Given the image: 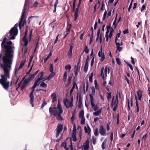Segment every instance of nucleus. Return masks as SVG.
<instances>
[{"instance_id": "1", "label": "nucleus", "mask_w": 150, "mask_h": 150, "mask_svg": "<svg viewBox=\"0 0 150 150\" xmlns=\"http://www.w3.org/2000/svg\"><path fill=\"white\" fill-rule=\"evenodd\" d=\"M6 44L4 47V48L6 49V52L3 58V64L1 65V68L3 69L4 74L1 75L0 83L4 89L7 90L8 88L10 83L7 80L10 78V71L13 57L14 47L11 46L12 42L11 41L7 42Z\"/></svg>"}, {"instance_id": "2", "label": "nucleus", "mask_w": 150, "mask_h": 150, "mask_svg": "<svg viewBox=\"0 0 150 150\" xmlns=\"http://www.w3.org/2000/svg\"><path fill=\"white\" fill-rule=\"evenodd\" d=\"M50 113L56 116V119L58 120H62L63 118L61 115L63 112L62 105L59 100H58L57 107H50L49 109Z\"/></svg>"}, {"instance_id": "3", "label": "nucleus", "mask_w": 150, "mask_h": 150, "mask_svg": "<svg viewBox=\"0 0 150 150\" xmlns=\"http://www.w3.org/2000/svg\"><path fill=\"white\" fill-rule=\"evenodd\" d=\"M41 80H40V79L38 78L36 80L33 86L32 87V90L30 94V103L32 107H33L34 106V104L33 103L34 101V96L33 95V93L36 86L39 85L40 84V81Z\"/></svg>"}, {"instance_id": "4", "label": "nucleus", "mask_w": 150, "mask_h": 150, "mask_svg": "<svg viewBox=\"0 0 150 150\" xmlns=\"http://www.w3.org/2000/svg\"><path fill=\"white\" fill-rule=\"evenodd\" d=\"M18 33V29L15 25L10 30L9 33L7 34V36L10 39H13L17 35Z\"/></svg>"}, {"instance_id": "5", "label": "nucleus", "mask_w": 150, "mask_h": 150, "mask_svg": "<svg viewBox=\"0 0 150 150\" xmlns=\"http://www.w3.org/2000/svg\"><path fill=\"white\" fill-rule=\"evenodd\" d=\"M107 30L105 33L106 41L108 42L110 40L114 31L113 28H110L109 26L107 27Z\"/></svg>"}, {"instance_id": "6", "label": "nucleus", "mask_w": 150, "mask_h": 150, "mask_svg": "<svg viewBox=\"0 0 150 150\" xmlns=\"http://www.w3.org/2000/svg\"><path fill=\"white\" fill-rule=\"evenodd\" d=\"M70 97L69 99H65L63 100L64 105L67 108H69V107H71L73 105V96H70Z\"/></svg>"}, {"instance_id": "7", "label": "nucleus", "mask_w": 150, "mask_h": 150, "mask_svg": "<svg viewBox=\"0 0 150 150\" xmlns=\"http://www.w3.org/2000/svg\"><path fill=\"white\" fill-rule=\"evenodd\" d=\"M92 90L91 93L90 94L89 96L90 98L91 101L95 100L94 96L95 94V89L94 86H92L91 87Z\"/></svg>"}, {"instance_id": "8", "label": "nucleus", "mask_w": 150, "mask_h": 150, "mask_svg": "<svg viewBox=\"0 0 150 150\" xmlns=\"http://www.w3.org/2000/svg\"><path fill=\"white\" fill-rule=\"evenodd\" d=\"M95 100L91 101V107L94 111H96L98 110L100 108H99L98 105L95 104Z\"/></svg>"}, {"instance_id": "9", "label": "nucleus", "mask_w": 150, "mask_h": 150, "mask_svg": "<svg viewBox=\"0 0 150 150\" xmlns=\"http://www.w3.org/2000/svg\"><path fill=\"white\" fill-rule=\"evenodd\" d=\"M106 133V130L105 129H104L103 126H100L99 128V133L102 136L105 135Z\"/></svg>"}, {"instance_id": "10", "label": "nucleus", "mask_w": 150, "mask_h": 150, "mask_svg": "<svg viewBox=\"0 0 150 150\" xmlns=\"http://www.w3.org/2000/svg\"><path fill=\"white\" fill-rule=\"evenodd\" d=\"M98 55L101 58V61L102 62L104 60L105 58L104 54L102 52L101 48L98 52Z\"/></svg>"}, {"instance_id": "11", "label": "nucleus", "mask_w": 150, "mask_h": 150, "mask_svg": "<svg viewBox=\"0 0 150 150\" xmlns=\"http://www.w3.org/2000/svg\"><path fill=\"white\" fill-rule=\"evenodd\" d=\"M25 6L24 7V9L23 10V14L22 15L21 21L19 23V27L20 28H21V27L22 22L23 21L24 18H25Z\"/></svg>"}, {"instance_id": "12", "label": "nucleus", "mask_w": 150, "mask_h": 150, "mask_svg": "<svg viewBox=\"0 0 150 150\" xmlns=\"http://www.w3.org/2000/svg\"><path fill=\"white\" fill-rule=\"evenodd\" d=\"M25 60H23L21 61L20 63V66L18 68H16L15 69V71L16 72L18 71L19 70L21 69L24 66V64L25 63Z\"/></svg>"}, {"instance_id": "13", "label": "nucleus", "mask_w": 150, "mask_h": 150, "mask_svg": "<svg viewBox=\"0 0 150 150\" xmlns=\"http://www.w3.org/2000/svg\"><path fill=\"white\" fill-rule=\"evenodd\" d=\"M84 129L86 133L87 134L89 135L91 132V129L88 125H87V126L84 127Z\"/></svg>"}, {"instance_id": "14", "label": "nucleus", "mask_w": 150, "mask_h": 150, "mask_svg": "<svg viewBox=\"0 0 150 150\" xmlns=\"http://www.w3.org/2000/svg\"><path fill=\"white\" fill-rule=\"evenodd\" d=\"M89 141L88 140H87L83 145V149L84 150H88L89 147Z\"/></svg>"}, {"instance_id": "15", "label": "nucleus", "mask_w": 150, "mask_h": 150, "mask_svg": "<svg viewBox=\"0 0 150 150\" xmlns=\"http://www.w3.org/2000/svg\"><path fill=\"white\" fill-rule=\"evenodd\" d=\"M55 74L54 72H51V74L49 75V76L47 78H45L43 80V81H45L46 80L49 81L55 75Z\"/></svg>"}, {"instance_id": "16", "label": "nucleus", "mask_w": 150, "mask_h": 150, "mask_svg": "<svg viewBox=\"0 0 150 150\" xmlns=\"http://www.w3.org/2000/svg\"><path fill=\"white\" fill-rule=\"evenodd\" d=\"M102 108H100L98 110L95 111V112H93V114L95 116H98L100 115L101 113Z\"/></svg>"}, {"instance_id": "17", "label": "nucleus", "mask_w": 150, "mask_h": 150, "mask_svg": "<svg viewBox=\"0 0 150 150\" xmlns=\"http://www.w3.org/2000/svg\"><path fill=\"white\" fill-rule=\"evenodd\" d=\"M63 127L61 125H59L57 128V133L56 134V136L57 137L59 135V133L62 130Z\"/></svg>"}, {"instance_id": "18", "label": "nucleus", "mask_w": 150, "mask_h": 150, "mask_svg": "<svg viewBox=\"0 0 150 150\" xmlns=\"http://www.w3.org/2000/svg\"><path fill=\"white\" fill-rule=\"evenodd\" d=\"M73 47V45H71L70 46V48L69 50L68 53V56L70 58L71 57L72 55V50Z\"/></svg>"}, {"instance_id": "19", "label": "nucleus", "mask_w": 150, "mask_h": 150, "mask_svg": "<svg viewBox=\"0 0 150 150\" xmlns=\"http://www.w3.org/2000/svg\"><path fill=\"white\" fill-rule=\"evenodd\" d=\"M118 100H115V99L114 97H113L112 99V101L111 105L112 106H116V107L117 106L118 104Z\"/></svg>"}, {"instance_id": "20", "label": "nucleus", "mask_w": 150, "mask_h": 150, "mask_svg": "<svg viewBox=\"0 0 150 150\" xmlns=\"http://www.w3.org/2000/svg\"><path fill=\"white\" fill-rule=\"evenodd\" d=\"M135 100H136V110L135 112L137 113V114L138 112L139 111V104L137 102V97L136 95H135Z\"/></svg>"}, {"instance_id": "21", "label": "nucleus", "mask_w": 150, "mask_h": 150, "mask_svg": "<svg viewBox=\"0 0 150 150\" xmlns=\"http://www.w3.org/2000/svg\"><path fill=\"white\" fill-rule=\"evenodd\" d=\"M105 72V75H103V79L104 80L105 79V77H106L107 75V73L109 74L110 72L109 69L108 68L106 67L105 68L104 71Z\"/></svg>"}, {"instance_id": "22", "label": "nucleus", "mask_w": 150, "mask_h": 150, "mask_svg": "<svg viewBox=\"0 0 150 150\" xmlns=\"http://www.w3.org/2000/svg\"><path fill=\"white\" fill-rule=\"evenodd\" d=\"M75 87H76L77 88H78L76 83H74L70 92V96H72V93L73 92L74 90L75 89Z\"/></svg>"}, {"instance_id": "23", "label": "nucleus", "mask_w": 150, "mask_h": 150, "mask_svg": "<svg viewBox=\"0 0 150 150\" xmlns=\"http://www.w3.org/2000/svg\"><path fill=\"white\" fill-rule=\"evenodd\" d=\"M117 50L119 52L122 49V47H120L121 45L119 42H115Z\"/></svg>"}, {"instance_id": "24", "label": "nucleus", "mask_w": 150, "mask_h": 150, "mask_svg": "<svg viewBox=\"0 0 150 150\" xmlns=\"http://www.w3.org/2000/svg\"><path fill=\"white\" fill-rule=\"evenodd\" d=\"M137 93L138 96L139 100H141L142 97V91L140 90H139L137 91Z\"/></svg>"}, {"instance_id": "25", "label": "nucleus", "mask_w": 150, "mask_h": 150, "mask_svg": "<svg viewBox=\"0 0 150 150\" xmlns=\"http://www.w3.org/2000/svg\"><path fill=\"white\" fill-rule=\"evenodd\" d=\"M94 85L95 86V89H96L97 90L99 91L100 89V88L96 80H94Z\"/></svg>"}, {"instance_id": "26", "label": "nucleus", "mask_w": 150, "mask_h": 150, "mask_svg": "<svg viewBox=\"0 0 150 150\" xmlns=\"http://www.w3.org/2000/svg\"><path fill=\"white\" fill-rule=\"evenodd\" d=\"M89 61L88 59V58L86 60V62L85 65L84 67V71L85 72H86L88 69V62Z\"/></svg>"}, {"instance_id": "27", "label": "nucleus", "mask_w": 150, "mask_h": 150, "mask_svg": "<svg viewBox=\"0 0 150 150\" xmlns=\"http://www.w3.org/2000/svg\"><path fill=\"white\" fill-rule=\"evenodd\" d=\"M27 36V34L26 33L25 34V35H24V38H23V42L24 43V45L25 46H26L27 45V44H28V41L27 40V39L26 38V37Z\"/></svg>"}, {"instance_id": "28", "label": "nucleus", "mask_w": 150, "mask_h": 150, "mask_svg": "<svg viewBox=\"0 0 150 150\" xmlns=\"http://www.w3.org/2000/svg\"><path fill=\"white\" fill-rule=\"evenodd\" d=\"M67 77V72L66 71L64 72L63 76V80L65 82H66Z\"/></svg>"}, {"instance_id": "29", "label": "nucleus", "mask_w": 150, "mask_h": 150, "mask_svg": "<svg viewBox=\"0 0 150 150\" xmlns=\"http://www.w3.org/2000/svg\"><path fill=\"white\" fill-rule=\"evenodd\" d=\"M81 98L80 96L79 98V101L77 105V107L79 108H80L81 106L82 105V101H81Z\"/></svg>"}, {"instance_id": "30", "label": "nucleus", "mask_w": 150, "mask_h": 150, "mask_svg": "<svg viewBox=\"0 0 150 150\" xmlns=\"http://www.w3.org/2000/svg\"><path fill=\"white\" fill-rule=\"evenodd\" d=\"M43 74L44 72H40L39 75L38 76L39 77L38 79H40V80H43L44 79H45V78H43Z\"/></svg>"}, {"instance_id": "31", "label": "nucleus", "mask_w": 150, "mask_h": 150, "mask_svg": "<svg viewBox=\"0 0 150 150\" xmlns=\"http://www.w3.org/2000/svg\"><path fill=\"white\" fill-rule=\"evenodd\" d=\"M72 137L73 141L74 142H76L77 140L76 133H73L72 134Z\"/></svg>"}, {"instance_id": "32", "label": "nucleus", "mask_w": 150, "mask_h": 150, "mask_svg": "<svg viewBox=\"0 0 150 150\" xmlns=\"http://www.w3.org/2000/svg\"><path fill=\"white\" fill-rule=\"evenodd\" d=\"M107 140L106 139H105L104 141L103 142L102 144V148L103 149H104L105 148V146L106 145Z\"/></svg>"}, {"instance_id": "33", "label": "nucleus", "mask_w": 150, "mask_h": 150, "mask_svg": "<svg viewBox=\"0 0 150 150\" xmlns=\"http://www.w3.org/2000/svg\"><path fill=\"white\" fill-rule=\"evenodd\" d=\"M51 97L52 100V101L54 102L56 100V96L55 93H54L52 94Z\"/></svg>"}, {"instance_id": "34", "label": "nucleus", "mask_w": 150, "mask_h": 150, "mask_svg": "<svg viewBox=\"0 0 150 150\" xmlns=\"http://www.w3.org/2000/svg\"><path fill=\"white\" fill-rule=\"evenodd\" d=\"M79 117L80 118L84 117V112L83 110H81L79 113Z\"/></svg>"}, {"instance_id": "35", "label": "nucleus", "mask_w": 150, "mask_h": 150, "mask_svg": "<svg viewBox=\"0 0 150 150\" xmlns=\"http://www.w3.org/2000/svg\"><path fill=\"white\" fill-rule=\"evenodd\" d=\"M38 4L39 2L38 1H35L32 6V7L33 8H35L37 7Z\"/></svg>"}, {"instance_id": "36", "label": "nucleus", "mask_w": 150, "mask_h": 150, "mask_svg": "<svg viewBox=\"0 0 150 150\" xmlns=\"http://www.w3.org/2000/svg\"><path fill=\"white\" fill-rule=\"evenodd\" d=\"M37 73L38 71H36L34 74L31 75L30 76L29 79L30 80H31L32 79H33L35 76L37 74Z\"/></svg>"}, {"instance_id": "37", "label": "nucleus", "mask_w": 150, "mask_h": 150, "mask_svg": "<svg viewBox=\"0 0 150 150\" xmlns=\"http://www.w3.org/2000/svg\"><path fill=\"white\" fill-rule=\"evenodd\" d=\"M71 68V66L70 64L67 65L65 66V69L66 70L68 69L69 72Z\"/></svg>"}, {"instance_id": "38", "label": "nucleus", "mask_w": 150, "mask_h": 150, "mask_svg": "<svg viewBox=\"0 0 150 150\" xmlns=\"http://www.w3.org/2000/svg\"><path fill=\"white\" fill-rule=\"evenodd\" d=\"M73 76V74H71L70 75L68 76V83H70L71 81V78Z\"/></svg>"}, {"instance_id": "39", "label": "nucleus", "mask_w": 150, "mask_h": 150, "mask_svg": "<svg viewBox=\"0 0 150 150\" xmlns=\"http://www.w3.org/2000/svg\"><path fill=\"white\" fill-rule=\"evenodd\" d=\"M120 36V33H118L116 36V37L115 38V42H119V41L118 40V38H119Z\"/></svg>"}, {"instance_id": "40", "label": "nucleus", "mask_w": 150, "mask_h": 150, "mask_svg": "<svg viewBox=\"0 0 150 150\" xmlns=\"http://www.w3.org/2000/svg\"><path fill=\"white\" fill-rule=\"evenodd\" d=\"M94 134L95 136H97L98 135V128H96L95 129L94 131Z\"/></svg>"}, {"instance_id": "41", "label": "nucleus", "mask_w": 150, "mask_h": 150, "mask_svg": "<svg viewBox=\"0 0 150 150\" xmlns=\"http://www.w3.org/2000/svg\"><path fill=\"white\" fill-rule=\"evenodd\" d=\"M81 119V123L82 125L84 124L85 123V119L84 117L80 118Z\"/></svg>"}, {"instance_id": "42", "label": "nucleus", "mask_w": 150, "mask_h": 150, "mask_svg": "<svg viewBox=\"0 0 150 150\" xmlns=\"http://www.w3.org/2000/svg\"><path fill=\"white\" fill-rule=\"evenodd\" d=\"M93 73H92L89 77V81L91 82L93 81Z\"/></svg>"}, {"instance_id": "43", "label": "nucleus", "mask_w": 150, "mask_h": 150, "mask_svg": "<svg viewBox=\"0 0 150 150\" xmlns=\"http://www.w3.org/2000/svg\"><path fill=\"white\" fill-rule=\"evenodd\" d=\"M104 70V68L102 67L101 69V74L100 75L102 77V79H103V75H105V72L103 71Z\"/></svg>"}, {"instance_id": "44", "label": "nucleus", "mask_w": 150, "mask_h": 150, "mask_svg": "<svg viewBox=\"0 0 150 150\" xmlns=\"http://www.w3.org/2000/svg\"><path fill=\"white\" fill-rule=\"evenodd\" d=\"M73 133H76V127L75 124H74L73 125Z\"/></svg>"}, {"instance_id": "45", "label": "nucleus", "mask_w": 150, "mask_h": 150, "mask_svg": "<svg viewBox=\"0 0 150 150\" xmlns=\"http://www.w3.org/2000/svg\"><path fill=\"white\" fill-rule=\"evenodd\" d=\"M40 86L43 87H46L47 85L44 82H42L40 84Z\"/></svg>"}, {"instance_id": "46", "label": "nucleus", "mask_w": 150, "mask_h": 150, "mask_svg": "<svg viewBox=\"0 0 150 150\" xmlns=\"http://www.w3.org/2000/svg\"><path fill=\"white\" fill-rule=\"evenodd\" d=\"M83 51L85 52L86 53H88V52L89 50L88 48V47L87 46L85 47Z\"/></svg>"}, {"instance_id": "47", "label": "nucleus", "mask_w": 150, "mask_h": 150, "mask_svg": "<svg viewBox=\"0 0 150 150\" xmlns=\"http://www.w3.org/2000/svg\"><path fill=\"white\" fill-rule=\"evenodd\" d=\"M7 40V38L6 37L3 40L1 43V46L2 47L3 45L6 43V41Z\"/></svg>"}, {"instance_id": "48", "label": "nucleus", "mask_w": 150, "mask_h": 150, "mask_svg": "<svg viewBox=\"0 0 150 150\" xmlns=\"http://www.w3.org/2000/svg\"><path fill=\"white\" fill-rule=\"evenodd\" d=\"M78 137L80 138V140H81V139L82 137V132L81 131V130L79 132L78 134Z\"/></svg>"}, {"instance_id": "49", "label": "nucleus", "mask_w": 150, "mask_h": 150, "mask_svg": "<svg viewBox=\"0 0 150 150\" xmlns=\"http://www.w3.org/2000/svg\"><path fill=\"white\" fill-rule=\"evenodd\" d=\"M61 146L62 147H64L65 149H68L66 147V143L65 142L62 143L61 145Z\"/></svg>"}, {"instance_id": "50", "label": "nucleus", "mask_w": 150, "mask_h": 150, "mask_svg": "<svg viewBox=\"0 0 150 150\" xmlns=\"http://www.w3.org/2000/svg\"><path fill=\"white\" fill-rule=\"evenodd\" d=\"M116 61L118 65H120L121 64V62L120 59L118 58H116Z\"/></svg>"}, {"instance_id": "51", "label": "nucleus", "mask_w": 150, "mask_h": 150, "mask_svg": "<svg viewBox=\"0 0 150 150\" xmlns=\"http://www.w3.org/2000/svg\"><path fill=\"white\" fill-rule=\"evenodd\" d=\"M116 17L115 18L113 23V25H115V27L117 25L118 23H116Z\"/></svg>"}, {"instance_id": "52", "label": "nucleus", "mask_w": 150, "mask_h": 150, "mask_svg": "<svg viewBox=\"0 0 150 150\" xmlns=\"http://www.w3.org/2000/svg\"><path fill=\"white\" fill-rule=\"evenodd\" d=\"M53 64H52L50 65V72H53Z\"/></svg>"}, {"instance_id": "53", "label": "nucleus", "mask_w": 150, "mask_h": 150, "mask_svg": "<svg viewBox=\"0 0 150 150\" xmlns=\"http://www.w3.org/2000/svg\"><path fill=\"white\" fill-rule=\"evenodd\" d=\"M107 98L108 99H110L111 98V93H108Z\"/></svg>"}, {"instance_id": "54", "label": "nucleus", "mask_w": 150, "mask_h": 150, "mask_svg": "<svg viewBox=\"0 0 150 150\" xmlns=\"http://www.w3.org/2000/svg\"><path fill=\"white\" fill-rule=\"evenodd\" d=\"M107 14V12L106 11H105L104 13V14H103V20H104L105 19V18L106 17Z\"/></svg>"}, {"instance_id": "55", "label": "nucleus", "mask_w": 150, "mask_h": 150, "mask_svg": "<svg viewBox=\"0 0 150 150\" xmlns=\"http://www.w3.org/2000/svg\"><path fill=\"white\" fill-rule=\"evenodd\" d=\"M146 8V6L144 4L142 6V8L141 9V12L142 11H144Z\"/></svg>"}, {"instance_id": "56", "label": "nucleus", "mask_w": 150, "mask_h": 150, "mask_svg": "<svg viewBox=\"0 0 150 150\" xmlns=\"http://www.w3.org/2000/svg\"><path fill=\"white\" fill-rule=\"evenodd\" d=\"M98 6L99 7L100 5V2L99 1H98V3H97V4H96L95 6L94 9L95 10L97 6H98Z\"/></svg>"}, {"instance_id": "57", "label": "nucleus", "mask_w": 150, "mask_h": 150, "mask_svg": "<svg viewBox=\"0 0 150 150\" xmlns=\"http://www.w3.org/2000/svg\"><path fill=\"white\" fill-rule=\"evenodd\" d=\"M58 3V0H56L54 4V7L55 8V9H56V8L57 7V4Z\"/></svg>"}, {"instance_id": "58", "label": "nucleus", "mask_w": 150, "mask_h": 150, "mask_svg": "<svg viewBox=\"0 0 150 150\" xmlns=\"http://www.w3.org/2000/svg\"><path fill=\"white\" fill-rule=\"evenodd\" d=\"M77 18V12H76L75 13V18L74 21H76Z\"/></svg>"}, {"instance_id": "59", "label": "nucleus", "mask_w": 150, "mask_h": 150, "mask_svg": "<svg viewBox=\"0 0 150 150\" xmlns=\"http://www.w3.org/2000/svg\"><path fill=\"white\" fill-rule=\"evenodd\" d=\"M131 60H132L131 62H132V63L134 65L135 64V62H134V58L132 57H131Z\"/></svg>"}, {"instance_id": "60", "label": "nucleus", "mask_w": 150, "mask_h": 150, "mask_svg": "<svg viewBox=\"0 0 150 150\" xmlns=\"http://www.w3.org/2000/svg\"><path fill=\"white\" fill-rule=\"evenodd\" d=\"M100 97L101 99L103 101L104 100V97L102 96L101 94H100Z\"/></svg>"}, {"instance_id": "61", "label": "nucleus", "mask_w": 150, "mask_h": 150, "mask_svg": "<svg viewBox=\"0 0 150 150\" xmlns=\"http://www.w3.org/2000/svg\"><path fill=\"white\" fill-rule=\"evenodd\" d=\"M129 32L128 30V29H127L124 31L123 32L124 34H125L127 33H128Z\"/></svg>"}, {"instance_id": "62", "label": "nucleus", "mask_w": 150, "mask_h": 150, "mask_svg": "<svg viewBox=\"0 0 150 150\" xmlns=\"http://www.w3.org/2000/svg\"><path fill=\"white\" fill-rule=\"evenodd\" d=\"M147 134H146L144 135L142 137V139H144V140H146V137L147 136Z\"/></svg>"}, {"instance_id": "63", "label": "nucleus", "mask_w": 150, "mask_h": 150, "mask_svg": "<svg viewBox=\"0 0 150 150\" xmlns=\"http://www.w3.org/2000/svg\"><path fill=\"white\" fill-rule=\"evenodd\" d=\"M46 104L47 103L45 102H44L41 105V108H42L45 105H46Z\"/></svg>"}, {"instance_id": "64", "label": "nucleus", "mask_w": 150, "mask_h": 150, "mask_svg": "<svg viewBox=\"0 0 150 150\" xmlns=\"http://www.w3.org/2000/svg\"><path fill=\"white\" fill-rule=\"evenodd\" d=\"M74 71H78V67L75 65L74 67Z\"/></svg>"}]
</instances>
